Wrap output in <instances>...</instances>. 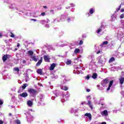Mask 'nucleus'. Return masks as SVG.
I'll use <instances>...</instances> for the list:
<instances>
[{"label":"nucleus","mask_w":124,"mask_h":124,"mask_svg":"<svg viewBox=\"0 0 124 124\" xmlns=\"http://www.w3.org/2000/svg\"><path fill=\"white\" fill-rule=\"evenodd\" d=\"M28 92L29 93H30V95L31 96H33L34 97L37 94V91L35 89H33L32 88H30L28 90Z\"/></svg>","instance_id":"1"},{"label":"nucleus","mask_w":124,"mask_h":124,"mask_svg":"<svg viewBox=\"0 0 124 124\" xmlns=\"http://www.w3.org/2000/svg\"><path fill=\"white\" fill-rule=\"evenodd\" d=\"M69 96H70V95L68 93H66L65 95H62L61 96V97H62V99L61 100L62 102H64L65 100H67V98H68Z\"/></svg>","instance_id":"2"},{"label":"nucleus","mask_w":124,"mask_h":124,"mask_svg":"<svg viewBox=\"0 0 124 124\" xmlns=\"http://www.w3.org/2000/svg\"><path fill=\"white\" fill-rule=\"evenodd\" d=\"M109 80H108V78H106L102 81L101 85L103 86V87H106V86H107Z\"/></svg>","instance_id":"3"},{"label":"nucleus","mask_w":124,"mask_h":124,"mask_svg":"<svg viewBox=\"0 0 124 124\" xmlns=\"http://www.w3.org/2000/svg\"><path fill=\"white\" fill-rule=\"evenodd\" d=\"M98 64L100 66H103L104 64H105V61H103L102 58H101L100 57L98 58Z\"/></svg>","instance_id":"4"},{"label":"nucleus","mask_w":124,"mask_h":124,"mask_svg":"<svg viewBox=\"0 0 124 124\" xmlns=\"http://www.w3.org/2000/svg\"><path fill=\"white\" fill-rule=\"evenodd\" d=\"M81 104H82V105H83V104L89 105L90 108H91V109H93V106L92 105V103L91 102V101H88V103H87V102H82Z\"/></svg>","instance_id":"5"},{"label":"nucleus","mask_w":124,"mask_h":124,"mask_svg":"<svg viewBox=\"0 0 124 124\" xmlns=\"http://www.w3.org/2000/svg\"><path fill=\"white\" fill-rule=\"evenodd\" d=\"M39 104H41V105H44V103H43V101H44L43 95H40L39 97Z\"/></svg>","instance_id":"6"},{"label":"nucleus","mask_w":124,"mask_h":124,"mask_svg":"<svg viewBox=\"0 0 124 124\" xmlns=\"http://www.w3.org/2000/svg\"><path fill=\"white\" fill-rule=\"evenodd\" d=\"M27 87H28V84H24L22 88H20V89L18 90V93H22V92H23V90H25Z\"/></svg>","instance_id":"7"},{"label":"nucleus","mask_w":124,"mask_h":124,"mask_svg":"<svg viewBox=\"0 0 124 124\" xmlns=\"http://www.w3.org/2000/svg\"><path fill=\"white\" fill-rule=\"evenodd\" d=\"M101 114L102 115V116L106 117L108 116V111L106 109L104 110V111L101 112Z\"/></svg>","instance_id":"8"},{"label":"nucleus","mask_w":124,"mask_h":124,"mask_svg":"<svg viewBox=\"0 0 124 124\" xmlns=\"http://www.w3.org/2000/svg\"><path fill=\"white\" fill-rule=\"evenodd\" d=\"M44 59L45 62H50V57L48 55H44Z\"/></svg>","instance_id":"9"},{"label":"nucleus","mask_w":124,"mask_h":124,"mask_svg":"<svg viewBox=\"0 0 124 124\" xmlns=\"http://www.w3.org/2000/svg\"><path fill=\"white\" fill-rule=\"evenodd\" d=\"M113 83H114V80H111L109 82L108 87L107 91H110V89L111 87H112Z\"/></svg>","instance_id":"10"},{"label":"nucleus","mask_w":124,"mask_h":124,"mask_svg":"<svg viewBox=\"0 0 124 124\" xmlns=\"http://www.w3.org/2000/svg\"><path fill=\"white\" fill-rule=\"evenodd\" d=\"M50 22V20L47 19L46 21L45 20H41L40 21V23L42 24V25H45V24H47Z\"/></svg>","instance_id":"11"},{"label":"nucleus","mask_w":124,"mask_h":124,"mask_svg":"<svg viewBox=\"0 0 124 124\" xmlns=\"http://www.w3.org/2000/svg\"><path fill=\"white\" fill-rule=\"evenodd\" d=\"M55 46H56V47H64V46H66V45L62 44L59 42L58 43H56L55 44Z\"/></svg>","instance_id":"12"},{"label":"nucleus","mask_w":124,"mask_h":124,"mask_svg":"<svg viewBox=\"0 0 124 124\" xmlns=\"http://www.w3.org/2000/svg\"><path fill=\"white\" fill-rule=\"evenodd\" d=\"M70 112V113H77L78 112V108H71Z\"/></svg>","instance_id":"13"},{"label":"nucleus","mask_w":124,"mask_h":124,"mask_svg":"<svg viewBox=\"0 0 124 124\" xmlns=\"http://www.w3.org/2000/svg\"><path fill=\"white\" fill-rule=\"evenodd\" d=\"M20 96L21 97H27L28 96V93H22L20 94Z\"/></svg>","instance_id":"14"},{"label":"nucleus","mask_w":124,"mask_h":124,"mask_svg":"<svg viewBox=\"0 0 124 124\" xmlns=\"http://www.w3.org/2000/svg\"><path fill=\"white\" fill-rule=\"evenodd\" d=\"M55 67H56V63H53L51 65L49 69L50 70H54Z\"/></svg>","instance_id":"15"},{"label":"nucleus","mask_w":124,"mask_h":124,"mask_svg":"<svg viewBox=\"0 0 124 124\" xmlns=\"http://www.w3.org/2000/svg\"><path fill=\"white\" fill-rule=\"evenodd\" d=\"M42 63V57H41L40 60L37 62V63L36 64V66H39Z\"/></svg>","instance_id":"16"},{"label":"nucleus","mask_w":124,"mask_h":124,"mask_svg":"<svg viewBox=\"0 0 124 124\" xmlns=\"http://www.w3.org/2000/svg\"><path fill=\"white\" fill-rule=\"evenodd\" d=\"M84 116L86 117H88L90 121H92V114H91V113H87L85 114Z\"/></svg>","instance_id":"17"},{"label":"nucleus","mask_w":124,"mask_h":124,"mask_svg":"<svg viewBox=\"0 0 124 124\" xmlns=\"http://www.w3.org/2000/svg\"><path fill=\"white\" fill-rule=\"evenodd\" d=\"M120 83L121 85H123L124 84V77H121V78H119Z\"/></svg>","instance_id":"18"},{"label":"nucleus","mask_w":124,"mask_h":124,"mask_svg":"<svg viewBox=\"0 0 124 124\" xmlns=\"http://www.w3.org/2000/svg\"><path fill=\"white\" fill-rule=\"evenodd\" d=\"M94 65V62L93 60H92L91 62L89 63V67L90 68H92L93 65Z\"/></svg>","instance_id":"19"},{"label":"nucleus","mask_w":124,"mask_h":124,"mask_svg":"<svg viewBox=\"0 0 124 124\" xmlns=\"http://www.w3.org/2000/svg\"><path fill=\"white\" fill-rule=\"evenodd\" d=\"M27 104L28 105V106H29V107H31V106H32V101H31V100H29L27 102Z\"/></svg>","instance_id":"20"},{"label":"nucleus","mask_w":124,"mask_h":124,"mask_svg":"<svg viewBox=\"0 0 124 124\" xmlns=\"http://www.w3.org/2000/svg\"><path fill=\"white\" fill-rule=\"evenodd\" d=\"M108 44V41H105L103 42L102 44L100 45L101 47H104V46L107 45Z\"/></svg>","instance_id":"21"},{"label":"nucleus","mask_w":124,"mask_h":124,"mask_svg":"<svg viewBox=\"0 0 124 124\" xmlns=\"http://www.w3.org/2000/svg\"><path fill=\"white\" fill-rule=\"evenodd\" d=\"M61 90H63L64 91H67V90H68V87H67L66 86H61Z\"/></svg>","instance_id":"22"},{"label":"nucleus","mask_w":124,"mask_h":124,"mask_svg":"<svg viewBox=\"0 0 124 124\" xmlns=\"http://www.w3.org/2000/svg\"><path fill=\"white\" fill-rule=\"evenodd\" d=\"M75 18L73 17H69L67 18V22H71L72 21H74Z\"/></svg>","instance_id":"23"},{"label":"nucleus","mask_w":124,"mask_h":124,"mask_svg":"<svg viewBox=\"0 0 124 124\" xmlns=\"http://www.w3.org/2000/svg\"><path fill=\"white\" fill-rule=\"evenodd\" d=\"M27 54L29 55V56H32L33 55V51L31 50H29L27 51Z\"/></svg>","instance_id":"24"},{"label":"nucleus","mask_w":124,"mask_h":124,"mask_svg":"<svg viewBox=\"0 0 124 124\" xmlns=\"http://www.w3.org/2000/svg\"><path fill=\"white\" fill-rule=\"evenodd\" d=\"M71 62H72L71 60L69 59H67V60L65 62V63L67 65H69V64H71Z\"/></svg>","instance_id":"25"},{"label":"nucleus","mask_w":124,"mask_h":124,"mask_svg":"<svg viewBox=\"0 0 124 124\" xmlns=\"http://www.w3.org/2000/svg\"><path fill=\"white\" fill-rule=\"evenodd\" d=\"M7 58H8L7 55H4L2 57L3 62H5L7 60Z\"/></svg>","instance_id":"26"},{"label":"nucleus","mask_w":124,"mask_h":124,"mask_svg":"<svg viewBox=\"0 0 124 124\" xmlns=\"http://www.w3.org/2000/svg\"><path fill=\"white\" fill-rule=\"evenodd\" d=\"M65 18H66L65 15H62L61 16V21H62V22L64 21V20H65Z\"/></svg>","instance_id":"27"},{"label":"nucleus","mask_w":124,"mask_h":124,"mask_svg":"<svg viewBox=\"0 0 124 124\" xmlns=\"http://www.w3.org/2000/svg\"><path fill=\"white\" fill-rule=\"evenodd\" d=\"M115 62V58L111 57L108 61V62L109 63H111V62Z\"/></svg>","instance_id":"28"},{"label":"nucleus","mask_w":124,"mask_h":124,"mask_svg":"<svg viewBox=\"0 0 124 124\" xmlns=\"http://www.w3.org/2000/svg\"><path fill=\"white\" fill-rule=\"evenodd\" d=\"M102 28H104V26H103V25H101V28L97 31V33H99V32H100L101 31H102Z\"/></svg>","instance_id":"29"},{"label":"nucleus","mask_w":124,"mask_h":124,"mask_svg":"<svg viewBox=\"0 0 124 124\" xmlns=\"http://www.w3.org/2000/svg\"><path fill=\"white\" fill-rule=\"evenodd\" d=\"M37 73L38 74H40V75H42V69H39L37 70Z\"/></svg>","instance_id":"30"},{"label":"nucleus","mask_w":124,"mask_h":124,"mask_svg":"<svg viewBox=\"0 0 124 124\" xmlns=\"http://www.w3.org/2000/svg\"><path fill=\"white\" fill-rule=\"evenodd\" d=\"M78 53H80V49L79 48H76L74 51V54H78Z\"/></svg>","instance_id":"31"},{"label":"nucleus","mask_w":124,"mask_h":124,"mask_svg":"<svg viewBox=\"0 0 124 124\" xmlns=\"http://www.w3.org/2000/svg\"><path fill=\"white\" fill-rule=\"evenodd\" d=\"M92 78L93 79H96V78H97V74L96 73H93V76H92Z\"/></svg>","instance_id":"32"},{"label":"nucleus","mask_w":124,"mask_h":124,"mask_svg":"<svg viewBox=\"0 0 124 124\" xmlns=\"http://www.w3.org/2000/svg\"><path fill=\"white\" fill-rule=\"evenodd\" d=\"M115 20H116V16H115V15H113L111 16V22H113V21H115Z\"/></svg>","instance_id":"33"},{"label":"nucleus","mask_w":124,"mask_h":124,"mask_svg":"<svg viewBox=\"0 0 124 124\" xmlns=\"http://www.w3.org/2000/svg\"><path fill=\"white\" fill-rule=\"evenodd\" d=\"M31 58L32 61H34V62H37V59L35 56H32Z\"/></svg>","instance_id":"34"},{"label":"nucleus","mask_w":124,"mask_h":124,"mask_svg":"<svg viewBox=\"0 0 124 124\" xmlns=\"http://www.w3.org/2000/svg\"><path fill=\"white\" fill-rule=\"evenodd\" d=\"M29 80H30V78H29V75H26L25 76V81H26V82H28V81H29Z\"/></svg>","instance_id":"35"},{"label":"nucleus","mask_w":124,"mask_h":124,"mask_svg":"<svg viewBox=\"0 0 124 124\" xmlns=\"http://www.w3.org/2000/svg\"><path fill=\"white\" fill-rule=\"evenodd\" d=\"M121 27L122 28H123V29H124V20H121Z\"/></svg>","instance_id":"36"},{"label":"nucleus","mask_w":124,"mask_h":124,"mask_svg":"<svg viewBox=\"0 0 124 124\" xmlns=\"http://www.w3.org/2000/svg\"><path fill=\"white\" fill-rule=\"evenodd\" d=\"M121 68L120 67H113L111 68V70H113V69H116V70H118Z\"/></svg>","instance_id":"37"},{"label":"nucleus","mask_w":124,"mask_h":124,"mask_svg":"<svg viewBox=\"0 0 124 124\" xmlns=\"http://www.w3.org/2000/svg\"><path fill=\"white\" fill-rule=\"evenodd\" d=\"M15 123H16V124H21V122H20V120H15Z\"/></svg>","instance_id":"38"},{"label":"nucleus","mask_w":124,"mask_h":124,"mask_svg":"<svg viewBox=\"0 0 124 124\" xmlns=\"http://www.w3.org/2000/svg\"><path fill=\"white\" fill-rule=\"evenodd\" d=\"M94 11V10H93V9H91L89 11V13L91 14H93V13Z\"/></svg>","instance_id":"39"},{"label":"nucleus","mask_w":124,"mask_h":124,"mask_svg":"<svg viewBox=\"0 0 124 124\" xmlns=\"http://www.w3.org/2000/svg\"><path fill=\"white\" fill-rule=\"evenodd\" d=\"M15 71H17V72H19V71H20V70L19 69V68L18 67H16V68H14V69Z\"/></svg>","instance_id":"40"},{"label":"nucleus","mask_w":124,"mask_h":124,"mask_svg":"<svg viewBox=\"0 0 124 124\" xmlns=\"http://www.w3.org/2000/svg\"><path fill=\"white\" fill-rule=\"evenodd\" d=\"M121 7H122V5H120L118 8L116 9V12H118L120 9H121Z\"/></svg>","instance_id":"41"},{"label":"nucleus","mask_w":124,"mask_h":124,"mask_svg":"<svg viewBox=\"0 0 124 124\" xmlns=\"http://www.w3.org/2000/svg\"><path fill=\"white\" fill-rule=\"evenodd\" d=\"M63 78H64L63 80V83H66V79H65V76H63Z\"/></svg>","instance_id":"42"},{"label":"nucleus","mask_w":124,"mask_h":124,"mask_svg":"<svg viewBox=\"0 0 124 124\" xmlns=\"http://www.w3.org/2000/svg\"><path fill=\"white\" fill-rule=\"evenodd\" d=\"M123 18H124V13L122 14L121 16H120V18L121 19H123Z\"/></svg>","instance_id":"43"},{"label":"nucleus","mask_w":124,"mask_h":124,"mask_svg":"<svg viewBox=\"0 0 124 124\" xmlns=\"http://www.w3.org/2000/svg\"><path fill=\"white\" fill-rule=\"evenodd\" d=\"M39 16H45V12L42 13Z\"/></svg>","instance_id":"44"},{"label":"nucleus","mask_w":124,"mask_h":124,"mask_svg":"<svg viewBox=\"0 0 124 124\" xmlns=\"http://www.w3.org/2000/svg\"><path fill=\"white\" fill-rule=\"evenodd\" d=\"M3 104V101L0 99V105H2Z\"/></svg>","instance_id":"45"},{"label":"nucleus","mask_w":124,"mask_h":124,"mask_svg":"<svg viewBox=\"0 0 124 124\" xmlns=\"http://www.w3.org/2000/svg\"><path fill=\"white\" fill-rule=\"evenodd\" d=\"M70 5H71V7H74L75 6V4H74L73 3H71Z\"/></svg>","instance_id":"46"},{"label":"nucleus","mask_w":124,"mask_h":124,"mask_svg":"<svg viewBox=\"0 0 124 124\" xmlns=\"http://www.w3.org/2000/svg\"><path fill=\"white\" fill-rule=\"evenodd\" d=\"M100 53H102V51H100V50H99L98 51H97L96 52V54H100Z\"/></svg>","instance_id":"47"},{"label":"nucleus","mask_w":124,"mask_h":124,"mask_svg":"<svg viewBox=\"0 0 124 124\" xmlns=\"http://www.w3.org/2000/svg\"><path fill=\"white\" fill-rule=\"evenodd\" d=\"M15 35L13 33H11V37H15Z\"/></svg>","instance_id":"48"},{"label":"nucleus","mask_w":124,"mask_h":124,"mask_svg":"<svg viewBox=\"0 0 124 124\" xmlns=\"http://www.w3.org/2000/svg\"><path fill=\"white\" fill-rule=\"evenodd\" d=\"M83 44V41L81 40L79 42V45H82Z\"/></svg>","instance_id":"49"},{"label":"nucleus","mask_w":124,"mask_h":124,"mask_svg":"<svg viewBox=\"0 0 124 124\" xmlns=\"http://www.w3.org/2000/svg\"><path fill=\"white\" fill-rule=\"evenodd\" d=\"M104 100V98L103 97H101L100 99V101H103Z\"/></svg>","instance_id":"50"},{"label":"nucleus","mask_w":124,"mask_h":124,"mask_svg":"<svg viewBox=\"0 0 124 124\" xmlns=\"http://www.w3.org/2000/svg\"><path fill=\"white\" fill-rule=\"evenodd\" d=\"M50 12H51V13H52V14H54V11L53 10H50Z\"/></svg>","instance_id":"51"},{"label":"nucleus","mask_w":124,"mask_h":124,"mask_svg":"<svg viewBox=\"0 0 124 124\" xmlns=\"http://www.w3.org/2000/svg\"><path fill=\"white\" fill-rule=\"evenodd\" d=\"M94 102L96 103H97V100L96 99V98H94Z\"/></svg>","instance_id":"52"},{"label":"nucleus","mask_w":124,"mask_h":124,"mask_svg":"<svg viewBox=\"0 0 124 124\" xmlns=\"http://www.w3.org/2000/svg\"><path fill=\"white\" fill-rule=\"evenodd\" d=\"M86 78L87 80H89V79H90V76H87L86 77Z\"/></svg>","instance_id":"53"},{"label":"nucleus","mask_w":124,"mask_h":124,"mask_svg":"<svg viewBox=\"0 0 124 124\" xmlns=\"http://www.w3.org/2000/svg\"><path fill=\"white\" fill-rule=\"evenodd\" d=\"M121 12H124V8L121 9Z\"/></svg>","instance_id":"54"},{"label":"nucleus","mask_w":124,"mask_h":124,"mask_svg":"<svg viewBox=\"0 0 124 124\" xmlns=\"http://www.w3.org/2000/svg\"><path fill=\"white\" fill-rule=\"evenodd\" d=\"M3 124V121L0 120V124Z\"/></svg>","instance_id":"55"},{"label":"nucleus","mask_w":124,"mask_h":124,"mask_svg":"<svg viewBox=\"0 0 124 124\" xmlns=\"http://www.w3.org/2000/svg\"><path fill=\"white\" fill-rule=\"evenodd\" d=\"M122 95H123V96L124 97V91H122Z\"/></svg>","instance_id":"56"},{"label":"nucleus","mask_w":124,"mask_h":124,"mask_svg":"<svg viewBox=\"0 0 124 124\" xmlns=\"http://www.w3.org/2000/svg\"><path fill=\"white\" fill-rule=\"evenodd\" d=\"M46 28H49V25L48 24H46Z\"/></svg>","instance_id":"57"},{"label":"nucleus","mask_w":124,"mask_h":124,"mask_svg":"<svg viewBox=\"0 0 124 124\" xmlns=\"http://www.w3.org/2000/svg\"><path fill=\"white\" fill-rule=\"evenodd\" d=\"M51 99H52V100H54V99H55V97L54 96H52L51 97Z\"/></svg>","instance_id":"58"},{"label":"nucleus","mask_w":124,"mask_h":124,"mask_svg":"<svg viewBox=\"0 0 124 124\" xmlns=\"http://www.w3.org/2000/svg\"><path fill=\"white\" fill-rule=\"evenodd\" d=\"M31 21H34L35 22L36 21V19H31Z\"/></svg>","instance_id":"59"},{"label":"nucleus","mask_w":124,"mask_h":124,"mask_svg":"<svg viewBox=\"0 0 124 124\" xmlns=\"http://www.w3.org/2000/svg\"><path fill=\"white\" fill-rule=\"evenodd\" d=\"M91 90H90V89H87L86 91L89 93V92H90Z\"/></svg>","instance_id":"60"},{"label":"nucleus","mask_w":124,"mask_h":124,"mask_svg":"<svg viewBox=\"0 0 124 124\" xmlns=\"http://www.w3.org/2000/svg\"><path fill=\"white\" fill-rule=\"evenodd\" d=\"M87 98H91V96H90V95L87 96Z\"/></svg>","instance_id":"61"},{"label":"nucleus","mask_w":124,"mask_h":124,"mask_svg":"<svg viewBox=\"0 0 124 124\" xmlns=\"http://www.w3.org/2000/svg\"><path fill=\"white\" fill-rule=\"evenodd\" d=\"M58 10H61L62 9V7L58 8Z\"/></svg>","instance_id":"62"},{"label":"nucleus","mask_w":124,"mask_h":124,"mask_svg":"<svg viewBox=\"0 0 124 124\" xmlns=\"http://www.w3.org/2000/svg\"><path fill=\"white\" fill-rule=\"evenodd\" d=\"M44 8H45V9H47V6H44Z\"/></svg>","instance_id":"63"},{"label":"nucleus","mask_w":124,"mask_h":124,"mask_svg":"<svg viewBox=\"0 0 124 124\" xmlns=\"http://www.w3.org/2000/svg\"><path fill=\"white\" fill-rule=\"evenodd\" d=\"M23 63H25L26 62V61L23 60Z\"/></svg>","instance_id":"64"}]
</instances>
